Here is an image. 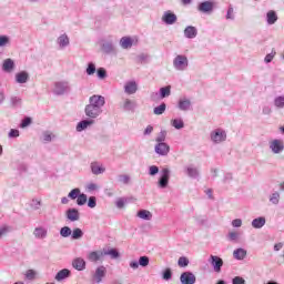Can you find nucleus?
Wrapping results in <instances>:
<instances>
[{
	"label": "nucleus",
	"instance_id": "obj_7",
	"mask_svg": "<svg viewBox=\"0 0 284 284\" xmlns=\"http://www.w3.org/2000/svg\"><path fill=\"white\" fill-rule=\"evenodd\" d=\"M105 274H108V268L103 265L98 266L92 275L93 283H101L105 278Z\"/></svg>",
	"mask_w": 284,
	"mask_h": 284
},
{
	"label": "nucleus",
	"instance_id": "obj_58",
	"mask_svg": "<svg viewBox=\"0 0 284 284\" xmlns=\"http://www.w3.org/2000/svg\"><path fill=\"white\" fill-rule=\"evenodd\" d=\"M88 207H91V209L97 207V197L95 196H90L89 197Z\"/></svg>",
	"mask_w": 284,
	"mask_h": 284
},
{
	"label": "nucleus",
	"instance_id": "obj_42",
	"mask_svg": "<svg viewBox=\"0 0 284 284\" xmlns=\"http://www.w3.org/2000/svg\"><path fill=\"white\" fill-rule=\"evenodd\" d=\"M88 203V195L85 193H80L78 199H77V204L78 205H85Z\"/></svg>",
	"mask_w": 284,
	"mask_h": 284
},
{
	"label": "nucleus",
	"instance_id": "obj_61",
	"mask_svg": "<svg viewBox=\"0 0 284 284\" xmlns=\"http://www.w3.org/2000/svg\"><path fill=\"white\" fill-rule=\"evenodd\" d=\"M8 232H10V226L0 227V239H3V236H6V234H8Z\"/></svg>",
	"mask_w": 284,
	"mask_h": 284
},
{
	"label": "nucleus",
	"instance_id": "obj_22",
	"mask_svg": "<svg viewBox=\"0 0 284 284\" xmlns=\"http://www.w3.org/2000/svg\"><path fill=\"white\" fill-rule=\"evenodd\" d=\"M185 174L190 176V179H199V169L194 165H189L185 168Z\"/></svg>",
	"mask_w": 284,
	"mask_h": 284
},
{
	"label": "nucleus",
	"instance_id": "obj_35",
	"mask_svg": "<svg viewBox=\"0 0 284 284\" xmlns=\"http://www.w3.org/2000/svg\"><path fill=\"white\" fill-rule=\"evenodd\" d=\"M170 94H172V87L168 85L160 89V99H166Z\"/></svg>",
	"mask_w": 284,
	"mask_h": 284
},
{
	"label": "nucleus",
	"instance_id": "obj_30",
	"mask_svg": "<svg viewBox=\"0 0 284 284\" xmlns=\"http://www.w3.org/2000/svg\"><path fill=\"white\" fill-rule=\"evenodd\" d=\"M70 274H71L70 270L63 268L57 273L55 281H59V282L65 281V278H69Z\"/></svg>",
	"mask_w": 284,
	"mask_h": 284
},
{
	"label": "nucleus",
	"instance_id": "obj_60",
	"mask_svg": "<svg viewBox=\"0 0 284 284\" xmlns=\"http://www.w3.org/2000/svg\"><path fill=\"white\" fill-rule=\"evenodd\" d=\"M97 73L100 79H105V77H108V72L103 68H99Z\"/></svg>",
	"mask_w": 284,
	"mask_h": 284
},
{
	"label": "nucleus",
	"instance_id": "obj_8",
	"mask_svg": "<svg viewBox=\"0 0 284 284\" xmlns=\"http://www.w3.org/2000/svg\"><path fill=\"white\" fill-rule=\"evenodd\" d=\"M209 263L212 265L214 272H216L217 274L221 273V267H223V258L216 255H211L209 258Z\"/></svg>",
	"mask_w": 284,
	"mask_h": 284
},
{
	"label": "nucleus",
	"instance_id": "obj_1",
	"mask_svg": "<svg viewBox=\"0 0 284 284\" xmlns=\"http://www.w3.org/2000/svg\"><path fill=\"white\" fill-rule=\"evenodd\" d=\"M105 105V98L103 95L94 94L90 97L89 104L85 106L84 112L89 119H97L103 114V106Z\"/></svg>",
	"mask_w": 284,
	"mask_h": 284
},
{
	"label": "nucleus",
	"instance_id": "obj_29",
	"mask_svg": "<svg viewBox=\"0 0 284 284\" xmlns=\"http://www.w3.org/2000/svg\"><path fill=\"white\" fill-rule=\"evenodd\" d=\"M28 79H30V75L26 71H21L16 74L17 83H28Z\"/></svg>",
	"mask_w": 284,
	"mask_h": 284
},
{
	"label": "nucleus",
	"instance_id": "obj_56",
	"mask_svg": "<svg viewBox=\"0 0 284 284\" xmlns=\"http://www.w3.org/2000/svg\"><path fill=\"white\" fill-rule=\"evenodd\" d=\"M87 192H94L97 190H99V185H97L95 183H89L85 186Z\"/></svg>",
	"mask_w": 284,
	"mask_h": 284
},
{
	"label": "nucleus",
	"instance_id": "obj_48",
	"mask_svg": "<svg viewBox=\"0 0 284 284\" xmlns=\"http://www.w3.org/2000/svg\"><path fill=\"white\" fill-rule=\"evenodd\" d=\"M178 265L179 267H187V265H190V260H187L185 256H182L179 258Z\"/></svg>",
	"mask_w": 284,
	"mask_h": 284
},
{
	"label": "nucleus",
	"instance_id": "obj_34",
	"mask_svg": "<svg viewBox=\"0 0 284 284\" xmlns=\"http://www.w3.org/2000/svg\"><path fill=\"white\" fill-rule=\"evenodd\" d=\"M2 69L4 70V72H11V70L14 69V61H12V59L4 60Z\"/></svg>",
	"mask_w": 284,
	"mask_h": 284
},
{
	"label": "nucleus",
	"instance_id": "obj_50",
	"mask_svg": "<svg viewBox=\"0 0 284 284\" xmlns=\"http://www.w3.org/2000/svg\"><path fill=\"white\" fill-rule=\"evenodd\" d=\"M138 263L141 265V267H148V265H150V257L141 256Z\"/></svg>",
	"mask_w": 284,
	"mask_h": 284
},
{
	"label": "nucleus",
	"instance_id": "obj_28",
	"mask_svg": "<svg viewBox=\"0 0 284 284\" xmlns=\"http://www.w3.org/2000/svg\"><path fill=\"white\" fill-rule=\"evenodd\" d=\"M266 21L268 23V26H274V23H276V21H278V16H276V11H268L266 13Z\"/></svg>",
	"mask_w": 284,
	"mask_h": 284
},
{
	"label": "nucleus",
	"instance_id": "obj_40",
	"mask_svg": "<svg viewBox=\"0 0 284 284\" xmlns=\"http://www.w3.org/2000/svg\"><path fill=\"white\" fill-rule=\"evenodd\" d=\"M60 235L63 239H68V236H72V229L70 226H64L60 230Z\"/></svg>",
	"mask_w": 284,
	"mask_h": 284
},
{
	"label": "nucleus",
	"instance_id": "obj_14",
	"mask_svg": "<svg viewBox=\"0 0 284 284\" xmlns=\"http://www.w3.org/2000/svg\"><path fill=\"white\" fill-rule=\"evenodd\" d=\"M138 90H139V84L136 83V81H128L124 84L125 94H136Z\"/></svg>",
	"mask_w": 284,
	"mask_h": 284
},
{
	"label": "nucleus",
	"instance_id": "obj_41",
	"mask_svg": "<svg viewBox=\"0 0 284 284\" xmlns=\"http://www.w3.org/2000/svg\"><path fill=\"white\" fill-rule=\"evenodd\" d=\"M166 108H168V105L165 103H162L159 106H155L153 109V113L156 115H161L165 112Z\"/></svg>",
	"mask_w": 284,
	"mask_h": 284
},
{
	"label": "nucleus",
	"instance_id": "obj_52",
	"mask_svg": "<svg viewBox=\"0 0 284 284\" xmlns=\"http://www.w3.org/2000/svg\"><path fill=\"white\" fill-rule=\"evenodd\" d=\"M165 136H168V132L161 131L158 138L155 139L156 143H165Z\"/></svg>",
	"mask_w": 284,
	"mask_h": 284
},
{
	"label": "nucleus",
	"instance_id": "obj_45",
	"mask_svg": "<svg viewBox=\"0 0 284 284\" xmlns=\"http://www.w3.org/2000/svg\"><path fill=\"white\" fill-rule=\"evenodd\" d=\"M125 203H128V200L125 197H119L115 201V205L119 210H123V207H125Z\"/></svg>",
	"mask_w": 284,
	"mask_h": 284
},
{
	"label": "nucleus",
	"instance_id": "obj_53",
	"mask_svg": "<svg viewBox=\"0 0 284 284\" xmlns=\"http://www.w3.org/2000/svg\"><path fill=\"white\" fill-rule=\"evenodd\" d=\"M52 133L45 131L43 134H42V140L44 143H50V141H52Z\"/></svg>",
	"mask_w": 284,
	"mask_h": 284
},
{
	"label": "nucleus",
	"instance_id": "obj_47",
	"mask_svg": "<svg viewBox=\"0 0 284 284\" xmlns=\"http://www.w3.org/2000/svg\"><path fill=\"white\" fill-rule=\"evenodd\" d=\"M80 194H81V189H73L69 193V199H72V201H74V199H79Z\"/></svg>",
	"mask_w": 284,
	"mask_h": 284
},
{
	"label": "nucleus",
	"instance_id": "obj_33",
	"mask_svg": "<svg viewBox=\"0 0 284 284\" xmlns=\"http://www.w3.org/2000/svg\"><path fill=\"white\" fill-rule=\"evenodd\" d=\"M270 203H272L273 205H278L280 201H281V193H278V191L273 192L270 197H268Z\"/></svg>",
	"mask_w": 284,
	"mask_h": 284
},
{
	"label": "nucleus",
	"instance_id": "obj_63",
	"mask_svg": "<svg viewBox=\"0 0 284 284\" xmlns=\"http://www.w3.org/2000/svg\"><path fill=\"white\" fill-rule=\"evenodd\" d=\"M31 207H33V210H40L41 201L40 200H32Z\"/></svg>",
	"mask_w": 284,
	"mask_h": 284
},
{
	"label": "nucleus",
	"instance_id": "obj_2",
	"mask_svg": "<svg viewBox=\"0 0 284 284\" xmlns=\"http://www.w3.org/2000/svg\"><path fill=\"white\" fill-rule=\"evenodd\" d=\"M190 65V60H187V55L179 54L173 59V68L179 72H185Z\"/></svg>",
	"mask_w": 284,
	"mask_h": 284
},
{
	"label": "nucleus",
	"instance_id": "obj_19",
	"mask_svg": "<svg viewBox=\"0 0 284 284\" xmlns=\"http://www.w3.org/2000/svg\"><path fill=\"white\" fill-rule=\"evenodd\" d=\"M102 256H104L103 251H92L88 254L87 258L91 263H97L98 261H101Z\"/></svg>",
	"mask_w": 284,
	"mask_h": 284
},
{
	"label": "nucleus",
	"instance_id": "obj_46",
	"mask_svg": "<svg viewBox=\"0 0 284 284\" xmlns=\"http://www.w3.org/2000/svg\"><path fill=\"white\" fill-rule=\"evenodd\" d=\"M24 276L28 281H34L37 278V272L34 270H28Z\"/></svg>",
	"mask_w": 284,
	"mask_h": 284
},
{
	"label": "nucleus",
	"instance_id": "obj_59",
	"mask_svg": "<svg viewBox=\"0 0 284 284\" xmlns=\"http://www.w3.org/2000/svg\"><path fill=\"white\" fill-rule=\"evenodd\" d=\"M171 278H172V270L166 268V270L163 272V280H164V281H170Z\"/></svg>",
	"mask_w": 284,
	"mask_h": 284
},
{
	"label": "nucleus",
	"instance_id": "obj_6",
	"mask_svg": "<svg viewBox=\"0 0 284 284\" xmlns=\"http://www.w3.org/2000/svg\"><path fill=\"white\" fill-rule=\"evenodd\" d=\"M268 148L273 154H281L284 150V142L281 139H274L268 142Z\"/></svg>",
	"mask_w": 284,
	"mask_h": 284
},
{
	"label": "nucleus",
	"instance_id": "obj_39",
	"mask_svg": "<svg viewBox=\"0 0 284 284\" xmlns=\"http://www.w3.org/2000/svg\"><path fill=\"white\" fill-rule=\"evenodd\" d=\"M71 239H73V241L83 239V231L81 229H74L73 232H71Z\"/></svg>",
	"mask_w": 284,
	"mask_h": 284
},
{
	"label": "nucleus",
	"instance_id": "obj_51",
	"mask_svg": "<svg viewBox=\"0 0 284 284\" xmlns=\"http://www.w3.org/2000/svg\"><path fill=\"white\" fill-rule=\"evenodd\" d=\"M94 72H97V65H94V63L90 62L87 68V74H89V77H92V74H94Z\"/></svg>",
	"mask_w": 284,
	"mask_h": 284
},
{
	"label": "nucleus",
	"instance_id": "obj_15",
	"mask_svg": "<svg viewBox=\"0 0 284 284\" xmlns=\"http://www.w3.org/2000/svg\"><path fill=\"white\" fill-rule=\"evenodd\" d=\"M65 216L69 221H71V223H74L81 219V213H79V210L77 209H69L65 212Z\"/></svg>",
	"mask_w": 284,
	"mask_h": 284
},
{
	"label": "nucleus",
	"instance_id": "obj_20",
	"mask_svg": "<svg viewBox=\"0 0 284 284\" xmlns=\"http://www.w3.org/2000/svg\"><path fill=\"white\" fill-rule=\"evenodd\" d=\"M57 43L60 50H63V48H68L70 45V38L68 34L63 33L58 38Z\"/></svg>",
	"mask_w": 284,
	"mask_h": 284
},
{
	"label": "nucleus",
	"instance_id": "obj_55",
	"mask_svg": "<svg viewBox=\"0 0 284 284\" xmlns=\"http://www.w3.org/2000/svg\"><path fill=\"white\" fill-rule=\"evenodd\" d=\"M239 236H240V234H239V232H229V234H227V239H229V241H239Z\"/></svg>",
	"mask_w": 284,
	"mask_h": 284
},
{
	"label": "nucleus",
	"instance_id": "obj_23",
	"mask_svg": "<svg viewBox=\"0 0 284 284\" xmlns=\"http://www.w3.org/2000/svg\"><path fill=\"white\" fill-rule=\"evenodd\" d=\"M266 220L264 216L256 217L252 221L251 225L254 230H261L265 226Z\"/></svg>",
	"mask_w": 284,
	"mask_h": 284
},
{
	"label": "nucleus",
	"instance_id": "obj_25",
	"mask_svg": "<svg viewBox=\"0 0 284 284\" xmlns=\"http://www.w3.org/2000/svg\"><path fill=\"white\" fill-rule=\"evenodd\" d=\"M72 266L74 270H78V272H82V270H85V260L81 257H77L72 262Z\"/></svg>",
	"mask_w": 284,
	"mask_h": 284
},
{
	"label": "nucleus",
	"instance_id": "obj_24",
	"mask_svg": "<svg viewBox=\"0 0 284 284\" xmlns=\"http://www.w3.org/2000/svg\"><path fill=\"white\" fill-rule=\"evenodd\" d=\"M94 124V120H82L77 125V132H83V130H88L90 125Z\"/></svg>",
	"mask_w": 284,
	"mask_h": 284
},
{
	"label": "nucleus",
	"instance_id": "obj_26",
	"mask_svg": "<svg viewBox=\"0 0 284 284\" xmlns=\"http://www.w3.org/2000/svg\"><path fill=\"white\" fill-rule=\"evenodd\" d=\"M120 45H121V48H123V50H130V48H132V45H133L132 38H130V37L121 38Z\"/></svg>",
	"mask_w": 284,
	"mask_h": 284
},
{
	"label": "nucleus",
	"instance_id": "obj_18",
	"mask_svg": "<svg viewBox=\"0 0 284 284\" xmlns=\"http://www.w3.org/2000/svg\"><path fill=\"white\" fill-rule=\"evenodd\" d=\"M136 101L130 99H125L122 105L124 112H134L136 110Z\"/></svg>",
	"mask_w": 284,
	"mask_h": 284
},
{
	"label": "nucleus",
	"instance_id": "obj_27",
	"mask_svg": "<svg viewBox=\"0 0 284 284\" xmlns=\"http://www.w3.org/2000/svg\"><path fill=\"white\" fill-rule=\"evenodd\" d=\"M233 256L236 261H243L247 256V251L245 248H236L233 252Z\"/></svg>",
	"mask_w": 284,
	"mask_h": 284
},
{
	"label": "nucleus",
	"instance_id": "obj_31",
	"mask_svg": "<svg viewBox=\"0 0 284 284\" xmlns=\"http://www.w3.org/2000/svg\"><path fill=\"white\" fill-rule=\"evenodd\" d=\"M102 51L105 53V54H112L113 52H115V49H114V44L112 42H103L102 43Z\"/></svg>",
	"mask_w": 284,
	"mask_h": 284
},
{
	"label": "nucleus",
	"instance_id": "obj_54",
	"mask_svg": "<svg viewBox=\"0 0 284 284\" xmlns=\"http://www.w3.org/2000/svg\"><path fill=\"white\" fill-rule=\"evenodd\" d=\"M274 57H276V51H272L271 53L266 54L264 58L265 63H272Z\"/></svg>",
	"mask_w": 284,
	"mask_h": 284
},
{
	"label": "nucleus",
	"instance_id": "obj_12",
	"mask_svg": "<svg viewBox=\"0 0 284 284\" xmlns=\"http://www.w3.org/2000/svg\"><path fill=\"white\" fill-rule=\"evenodd\" d=\"M155 153L160 156H168L170 154V146L165 142H160L155 145Z\"/></svg>",
	"mask_w": 284,
	"mask_h": 284
},
{
	"label": "nucleus",
	"instance_id": "obj_17",
	"mask_svg": "<svg viewBox=\"0 0 284 284\" xmlns=\"http://www.w3.org/2000/svg\"><path fill=\"white\" fill-rule=\"evenodd\" d=\"M197 34H199V30L196 29V27L187 26L184 29V37L186 39H196Z\"/></svg>",
	"mask_w": 284,
	"mask_h": 284
},
{
	"label": "nucleus",
	"instance_id": "obj_57",
	"mask_svg": "<svg viewBox=\"0 0 284 284\" xmlns=\"http://www.w3.org/2000/svg\"><path fill=\"white\" fill-rule=\"evenodd\" d=\"M158 172H159V166H156V165L149 166V174H150V176H156Z\"/></svg>",
	"mask_w": 284,
	"mask_h": 284
},
{
	"label": "nucleus",
	"instance_id": "obj_21",
	"mask_svg": "<svg viewBox=\"0 0 284 284\" xmlns=\"http://www.w3.org/2000/svg\"><path fill=\"white\" fill-rule=\"evenodd\" d=\"M197 10L200 12H212L214 10V3L211 1H204L199 4Z\"/></svg>",
	"mask_w": 284,
	"mask_h": 284
},
{
	"label": "nucleus",
	"instance_id": "obj_38",
	"mask_svg": "<svg viewBox=\"0 0 284 284\" xmlns=\"http://www.w3.org/2000/svg\"><path fill=\"white\" fill-rule=\"evenodd\" d=\"M171 125L175 128V130H183L185 128V123L182 119H174L171 121Z\"/></svg>",
	"mask_w": 284,
	"mask_h": 284
},
{
	"label": "nucleus",
	"instance_id": "obj_37",
	"mask_svg": "<svg viewBox=\"0 0 284 284\" xmlns=\"http://www.w3.org/2000/svg\"><path fill=\"white\" fill-rule=\"evenodd\" d=\"M119 183H122V185H130V181H132V178H130L129 174H120L118 175Z\"/></svg>",
	"mask_w": 284,
	"mask_h": 284
},
{
	"label": "nucleus",
	"instance_id": "obj_36",
	"mask_svg": "<svg viewBox=\"0 0 284 284\" xmlns=\"http://www.w3.org/2000/svg\"><path fill=\"white\" fill-rule=\"evenodd\" d=\"M11 108H21V103L23 101L21 100V97L12 95L10 98Z\"/></svg>",
	"mask_w": 284,
	"mask_h": 284
},
{
	"label": "nucleus",
	"instance_id": "obj_9",
	"mask_svg": "<svg viewBox=\"0 0 284 284\" xmlns=\"http://www.w3.org/2000/svg\"><path fill=\"white\" fill-rule=\"evenodd\" d=\"M178 19L179 18L171 10L165 11L162 16V21L166 26H174V23H176Z\"/></svg>",
	"mask_w": 284,
	"mask_h": 284
},
{
	"label": "nucleus",
	"instance_id": "obj_49",
	"mask_svg": "<svg viewBox=\"0 0 284 284\" xmlns=\"http://www.w3.org/2000/svg\"><path fill=\"white\" fill-rule=\"evenodd\" d=\"M10 44V37L0 36V48H6V45Z\"/></svg>",
	"mask_w": 284,
	"mask_h": 284
},
{
	"label": "nucleus",
	"instance_id": "obj_16",
	"mask_svg": "<svg viewBox=\"0 0 284 284\" xmlns=\"http://www.w3.org/2000/svg\"><path fill=\"white\" fill-rule=\"evenodd\" d=\"M179 110H182V112H187L192 108V101L187 98H180L178 102Z\"/></svg>",
	"mask_w": 284,
	"mask_h": 284
},
{
	"label": "nucleus",
	"instance_id": "obj_44",
	"mask_svg": "<svg viewBox=\"0 0 284 284\" xmlns=\"http://www.w3.org/2000/svg\"><path fill=\"white\" fill-rule=\"evenodd\" d=\"M104 256H111V258H119V251H116L115 248L105 251L103 253Z\"/></svg>",
	"mask_w": 284,
	"mask_h": 284
},
{
	"label": "nucleus",
	"instance_id": "obj_32",
	"mask_svg": "<svg viewBox=\"0 0 284 284\" xmlns=\"http://www.w3.org/2000/svg\"><path fill=\"white\" fill-rule=\"evenodd\" d=\"M139 219H142L143 221H152V212L148 210H140L138 212Z\"/></svg>",
	"mask_w": 284,
	"mask_h": 284
},
{
	"label": "nucleus",
	"instance_id": "obj_11",
	"mask_svg": "<svg viewBox=\"0 0 284 284\" xmlns=\"http://www.w3.org/2000/svg\"><path fill=\"white\" fill-rule=\"evenodd\" d=\"M33 236L38 241H43V240L48 239V229H45V226H37L33 230Z\"/></svg>",
	"mask_w": 284,
	"mask_h": 284
},
{
	"label": "nucleus",
	"instance_id": "obj_64",
	"mask_svg": "<svg viewBox=\"0 0 284 284\" xmlns=\"http://www.w3.org/2000/svg\"><path fill=\"white\" fill-rule=\"evenodd\" d=\"M233 284H245V280L241 276H235L232 281Z\"/></svg>",
	"mask_w": 284,
	"mask_h": 284
},
{
	"label": "nucleus",
	"instance_id": "obj_62",
	"mask_svg": "<svg viewBox=\"0 0 284 284\" xmlns=\"http://www.w3.org/2000/svg\"><path fill=\"white\" fill-rule=\"evenodd\" d=\"M32 123V119L30 118H24L20 124L21 128H28Z\"/></svg>",
	"mask_w": 284,
	"mask_h": 284
},
{
	"label": "nucleus",
	"instance_id": "obj_5",
	"mask_svg": "<svg viewBox=\"0 0 284 284\" xmlns=\"http://www.w3.org/2000/svg\"><path fill=\"white\" fill-rule=\"evenodd\" d=\"M70 90V82L68 81H58L54 83L53 92L58 95L68 94Z\"/></svg>",
	"mask_w": 284,
	"mask_h": 284
},
{
	"label": "nucleus",
	"instance_id": "obj_4",
	"mask_svg": "<svg viewBox=\"0 0 284 284\" xmlns=\"http://www.w3.org/2000/svg\"><path fill=\"white\" fill-rule=\"evenodd\" d=\"M212 143L219 145L227 140V133L223 129H215L210 134Z\"/></svg>",
	"mask_w": 284,
	"mask_h": 284
},
{
	"label": "nucleus",
	"instance_id": "obj_3",
	"mask_svg": "<svg viewBox=\"0 0 284 284\" xmlns=\"http://www.w3.org/2000/svg\"><path fill=\"white\" fill-rule=\"evenodd\" d=\"M172 172L170 171L169 168H163L160 172V179L158 181V187L161 190H165L168 185L170 184V176Z\"/></svg>",
	"mask_w": 284,
	"mask_h": 284
},
{
	"label": "nucleus",
	"instance_id": "obj_43",
	"mask_svg": "<svg viewBox=\"0 0 284 284\" xmlns=\"http://www.w3.org/2000/svg\"><path fill=\"white\" fill-rule=\"evenodd\" d=\"M275 108L284 109V95H280L274 100Z\"/></svg>",
	"mask_w": 284,
	"mask_h": 284
},
{
	"label": "nucleus",
	"instance_id": "obj_13",
	"mask_svg": "<svg viewBox=\"0 0 284 284\" xmlns=\"http://www.w3.org/2000/svg\"><path fill=\"white\" fill-rule=\"evenodd\" d=\"M90 169L92 174H95V176L105 172V166L101 162H91Z\"/></svg>",
	"mask_w": 284,
	"mask_h": 284
},
{
	"label": "nucleus",
	"instance_id": "obj_10",
	"mask_svg": "<svg viewBox=\"0 0 284 284\" xmlns=\"http://www.w3.org/2000/svg\"><path fill=\"white\" fill-rule=\"evenodd\" d=\"M180 282L182 284H194L196 283V275L192 272H184L180 276Z\"/></svg>",
	"mask_w": 284,
	"mask_h": 284
}]
</instances>
